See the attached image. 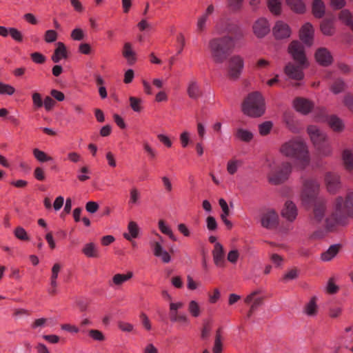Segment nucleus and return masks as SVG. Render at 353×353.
Instances as JSON below:
<instances>
[{
    "label": "nucleus",
    "instance_id": "nucleus-54",
    "mask_svg": "<svg viewBox=\"0 0 353 353\" xmlns=\"http://www.w3.org/2000/svg\"><path fill=\"white\" fill-rule=\"evenodd\" d=\"M206 225L209 231H214L218 228V224L215 218L212 216H209L207 217Z\"/></svg>",
    "mask_w": 353,
    "mask_h": 353
},
{
    "label": "nucleus",
    "instance_id": "nucleus-43",
    "mask_svg": "<svg viewBox=\"0 0 353 353\" xmlns=\"http://www.w3.org/2000/svg\"><path fill=\"white\" fill-rule=\"evenodd\" d=\"M345 86L346 85L344 81L341 78H338L334 81L333 84L331 85V90L334 94H338L343 91L345 88Z\"/></svg>",
    "mask_w": 353,
    "mask_h": 353
},
{
    "label": "nucleus",
    "instance_id": "nucleus-40",
    "mask_svg": "<svg viewBox=\"0 0 353 353\" xmlns=\"http://www.w3.org/2000/svg\"><path fill=\"white\" fill-rule=\"evenodd\" d=\"M285 122L288 128L292 132L297 131L296 121H295L294 116L292 114V112H285L284 114Z\"/></svg>",
    "mask_w": 353,
    "mask_h": 353
},
{
    "label": "nucleus",
    "instance_id": "nucleus-34",
    "mask_svg": "<svg viewBox=\"0 0 353 353\" xmlns=\"http://www.w3.org/2000/svg\"><path fill=\"white\" fill-rule=\"evenodd\" d=\"M141 200V192L135 187L131 188L129 194L128 205L130 206L139 205Z\"/></svg>",
    "mask_w": 353,
    "mask_h": 353
},
{
    "label": "nucleus",
    "instance_id": "nucleus-55",
    "mask_svg": "<svg viewBox=\"0 0 353 353\" xmlns=\"http://www.w3.org/2000/svg\"><path fill=\"white\" fill-rule=\"evenodd\" d=\"M57 39V33L53 30H47L44 35V39L47 43H52Z\"/></svg>",
    "mask_w": 353,
    "mask_h": 353
},
{
    "label": "nucleus",
    "instance_id": "nucleus-1",
    "mask_svg": "<svg viewBox=\"0 0 353 353\" xmlns=\"http://www.w3.org/2000/svg\"><path fill=\"white\" fill-rule=\"evenodd\" d=\"M353 217V192L349 191L343 200L339 196L334 204V212L325 219L326 228L330 230L334 225L344 224L345 219Z\"/></svg>",
    "mask_w": 353,
    "mask_h": 353
},
{
    "label": "nucleus",
    "instance_id": "nucleus-32",
    "mask_svg": "<svg viewBox=\"0 0 353 353\" xmlns=\"http://www.w3.org/2000/svg\"><path fill=\"white\" fill-rule=\"evenodd\" d=\"M339 250V244H334L331 245L325 252H323L321 255V259L323 261H330L334 259Z\"/></svg>",
    "mask_w": 353,
    "mask_h": 353
},
{
    "label": "nucleus",
    "instance_id": "nucleus-30",
    "mask_svg": "<svg viewBox=\"0 0 353 353\" xmlns=\"http://www.w3.org/2000/svg\"><path fill=\"white\" fill-rule=\"evenodd\" d=\"M325 211V203L323 201H317L314 209V221L320 223L324 218Z\"/></svg>",
    "mask_w": 353,
    "mask_h": 353
},
{
    "label": "nucleus",
    "instance_id": "nucleus-9",
    "mask_svg": "<svg viewBox=\"0 0 353 353\" xmlns=\"http://www.w3.org/2000/svg\"><path fill=\"white\" fill-rule=\"evenodd\" d=\"M243 110H264L265 101L259 92H253L248 95L243 103Z\"/></svg>",
    "mask_w": 353,
    "mask_h": 353
},
{
    "label": "nucleus",
    "instance_id": "nucleus-35",
    "mask_svg": "<svg viewBox=\"0 0 353 353\" xmlns=\"http://www.w3.org/2000/svg\"><path fill=\"white\" fill-rule=\"evenodd\" d=\"M303 312L308 316H314L317 314V305L315 297H312L304 307Z\"/></svg>",
    "mask_w": 353,
    "mask_h": 353
},
{
    "label": "nucleus",
    "instance_id": "nucleus-5",
    "mask_svg": "<svg viewBox=\"0 0 353 353\" xmlns=\"http://www.w3.org/2000/svg\"><path fill=\"white\" fill-rule=\"evenodd\" d=\"M307 130L319 154L324 157L331 154L332 148L327 142V134L315 125L309 126Z\"/></svg>",
    "mask_w": 353,
    "mask_h": 353
},
{
    "label": "nucleus",
    "instance_id": "nucleus-4",
    "mask_svg": "<svg viewBox=\"0 0 353 353\" xmlns=\"http://www.w3.org/2000/svg\"><path fill=\"white\" fill-rule=\"evenodd\" d=\"M234 48L228 37H215L210 40L208 48L213 62L221 64L225 62Z\"/></svg>",
    "mask_w": 353,
    "mask_h": 353
},
{
    "label": "nucleus",
    "instance_id": "nucleus-64",
    "mask_svg": "<svg viewBox=\"0 0 353 353\" xmlns=\"http://www.w3.org/2000/svg\"><path fill=\"white\" fill-rule=\"evenodd\" d=\"M345 106L349 109H353V94H347L343 99Z\"/></svg>",
    "mask_w": 353,
    "mask_h": 353
},
{
    "label": "nucleus",
    "instance_id": "nucleus-8",
    "mask_svg": "<svg viewBox=\"0 0 353 353\" xmlns=\"http://www.w3.org/2000/svg\"><path fill=\"white\" fill-rule=\"evenodd\" d=\"M216 31L219 34L226 33L227 35L222 37H228L230 39L231 43L235 45V42L241 40L244 37L242 29L236 23L231 22H225L221 26H216Z\"/></svg>",
    "mask_w": 353,
    "mask_h": 353
},
{
    "label": "nucleus",
    "instance_id": "nucleus-60",
    "mask_svg": "<svg viewBox=\"0 0 353 353\" xmlns=\"http://www.w3.org/2000/svg\"><path fill=\"white\" fill-rule=\"evenodd\" d=\"M71 37L76 41H81L84 37L83 32L80 28H75L71 32Z\"/></svg>",
    "mask_w": 353,
    "mask_h": 353
},
{
    "label": "nucleus",
    "instance_id": "nucleus-20",
    "mask_svg": "<svg viewBox=\"0 0 353 353\" xmlns=\"http://www.w3.org/2000/svg\"><path fill=\"white\" fill-rule=\"evenodd\" d=\"M313 35L314 28L310 23H307L303 26L300 30V39L303 43L309 46H311L312 44Z\"/></svg>",
    "mask_w": 353,
    "mask_h": 353
},
{
    "label": "nucleus",
    "instance_id": "nucleus-45",
    "mask_svg": "<svg viewBox=\"0 0 353 353\" xmlns=\"http://www.w3.org/2000/svg\"><path fill=\"white\" fill-rule=\"evenodd\" d=\"M241 165V161L239 160L232 159L230 160L227 163V171L230 174H234L238 170L239 166Z\"/></svg>",
    "mask_w": 353,
    "mask_h": 353
},
{
    "label": "nucleus",
    "instance_id": "nucleus-28",
    "mask_svg": "<svg viewBox=\"0 0 353 353\" xmlns=\"http://www.w3.org/2000/svg\"><path fill=\"white\" fill-rule=\"evenodd\" d=\"M312 12L318 19L322 18L325 13V5L322 0H313Z\"/></svg>",
    "mask_w": 353,
    "mask_h": 353
},
{
    "label": "nucleus",
    "instance_id": "nucleus-47",
    "mask_svg": "<svg viewBox=\"0 0 353 353\" xmlns=\"http://www.w3.org/2000/svg\"><path fill=\"white\" fill-rule=\"evenodd\" d=\"M273 123L272 121H265L259 125V131L261 135L265 136L270 132Z\"/></svg>",
    "mask_w": 353,
    "mask_h": 353
},
{
    "label": "nucleus",
    "instance_id": "nucleus-18",
    "mask_svg": "<svg viewBox=\"0 0 353 353\" xmlns=\"http://www.w3.org/2000/svg\"><path fill=\"white\" fill-rule=\"evenodd\" d=\"M315 59L323 66H327L332 62V57L330 51L325 48H320L316 50Z\"/></svg>",
    "mask_w": 353,
    "mask_h": 353
},
{
    "label": "nucleus",
    "instance_id": "nucleus-63",
    "mask_svg": "<svg viewBox=\"0 0 353 353\" xmlns=\"http://www.w3.org/2000/svg\"><path fill=\"white\" fill-rule=\"evenodd\" d=\"M118 327L123 332H128L132 331V330L134 328V326L132 324L128 323V322H124V321L119 322Z\"/></svg>",
    "mask_w": 353,
    "mask_h": 353
},
{
    "label": "nucleus",
    "instance_id": "nucleus-15",
    "mask_svg": "<svg viewBox=\"0 0 353 353\" xmlns=\"http://www.w3.org/2000/svg\"><path fill=\"white\" fill-rule=\"evenodd\" d=\"M212 254L214 265L219 268H224L225 259L223 246L221 243H216L214 245Z\"/></svg>",
    "mask_w": 353,
    "mask_h": 353
},
{
    "label": "nucleus",
    "instance_id": "nucleus-17",
    "mask_svg": "<svg viewBox=\"0 0 353 353\" xmlns=\"http://www.w3.org/2000/svg\"><path fill=\"white\" fill-rule=\"evenodd\" d=\"M273 34L276 39H282L289 37L290 36L291 31L287 23L279 21L273 28Z\"/></svg>",
    "mask_w": 353,
    "mask_h": 353
},
{
    "label": "nucleus",
    "instance_id": "nucleus-10",
    "mask_svg": "<svg viewBox=\"0 0 353 353\" xmlns=\"http://www.w3.org/2000/svg\"><path fill=\"white\" fill-rule=\"evenodd\" d=\"M228 60V75L230 79L236 80L241 76L244 67L243 58L240 55L234 54Z\"/></svg>",
    "mask_w": 353,
    "mask_h": 353
},
{
    "label": "nucleus",
    "instance_id": "nucleus-36",
    "mask_svg": "<svg viewBox=\"0 0 353 353\" xmlns=\"http://www.w3.org/2000/svg\"><path fill=\"white\" fill-rule=\"evenodd\" d=\"M342 159L347 170H353V154L350 150L345 149L343 150Z\"/></svg>",
    "mask_w": 353,
    "mask_h": 353
},
{
    "label": "nucleus",
    "instance_id": "nucleus-41",
    "mask_svg": "<svg viewBox=\"0 0 353 353\" xmlns=\"http://www.w3.org/2000/svg\"><path fill=\"white\" fill-rule=\"evenodd\" d=\"M321 30L325 35H332L334 32L332 20H323L321 23Z\"/></svg>",
    "mask_w": 353,
    "mask_h": 353
},
{
    "label": "nucleus",
    "instance_id": "nucleus-31",
    "mask_svg": "<svg viewBox=\"0 0 353 353\" xmlns=\"http://www.w3.org/2000/svg\"><path fill=\"white\" fill-rule=\"evenodd\" d=\"M133 276L132 272H128L126 274H116L113 276L112 281L109 283L110 286L121 285L125 282L128 281Z\"/></svg>",
    "mask_w": 353,
    "mask_h": 353
},
{
    "label": "nucleus",
    "instance_id": "nucleus-59",
    "mask_svg": "<svg viewBox=\"0 0 353 353\" xmlns=\"http://www.w3.org/2000/svg\"><path fill=\"white\" fill-rule=\"evenodd\" d=\"M99 208V204L95 201H88L85 204V210L88 212L94 214Z\"/></svg>",
    "mask_w": 353,
    "mask_h": 353
},
{
    "label": "nucleus",
    "instance_id": "nucleus-44",
    "mask_svg": "<svg viewBox=\"0 0 353 353\" xmlns=\"http://www.w3.org/2000/svg\"><path fill=\"white\" fill-rule=\"evenodd\" d=\"M222 350H223V344H222V341H221V335L220 330H218L216 333L214 346L212 348V352L213 353H221Z\"/></svg>",
    "mask_w": 353,
    "mask_h": 353
},
{
    "label": "nucleus",
    "instance_id": "nucleus-46",
    "mask_svg": "<svg viewBox=\"0 0 353 353\" xmlns=\"http://www.w3.org/2000/svg\"><path fill=\"white\" fill-rule=\"evenodd\" d=\"M188 310L193 317H198L200 316V307L196 301L192 300L190 301Z\"/></svg>",
    "mask_w": 353,
    "mask_h": 353
},
{
    "label": "nucleus",
    "instance_id": "nucleus-12",
    "mask_svg": "<svg viewBox=\"0 0 353 353\" xmlns=\"http://www.w3.org/2000/svg\"><path fill=\"white\" fill-rule=\"evenodd\" d=\"M214 6L212 4L209 5L205 10L198 17L196 21V31L198 32H203L210 23V16L214 12Z\"/></svg>",
    "mask_w": 353,
    "mask_h": 353
},
{
    "label": "nucleus",
    "instance_id": "nucleus-2",
    "mask_svg": "<svg viewBox=\"0 0 353 353\" xmlns=\"http://www.w3.org/2000/svg\"><path fill=\"white\" fill-rule=\"evenodd\" d=\"M280 152L285 157L294 159L303 168L310 163L307 145L301 138L292 139L284 143L280 148Z\"/></svg>",
    "mask_w": 353,
    "mask_h": 353
},
{
    "label": "nucleus",
    "instance_id": "nucleus-16",
    "mask_svg": "<svg viewBox=\"0 0 353 353\" xmlns=\"http://www.w3.org/2000/svg\"><path fill=\"white\" fill-rule=\"evenodd\" d=\"M270 30V28L269 23L264 18L258 19L253 25L254 33L259 38L265 37Z\"/></svg>",
    "mask_w": 353,
    "mask_h": 353
},
{
    "label": "nucleus",
    "instance_id": "nucleus-50",
    "mask_svg": "<svg viewBox=\"0 0 353 353\" xmlns=\"http://www.w3.org/2000/svg\"><path fill=\"white\" fill-rule=\"evenodd\" d=\"M90 170L88 169V167L84 166V167L81 168L79 170V171L78 172L77 179L80 181H87L90 178Z\"/></svg>",
    "mask_w": 353,
    "mask_h": 353
},
{
    "label": "nucleus",
    "instance_id": "nucleus-21",
    "mask_svg": "<svg viewBox=\"0 0 353 353\" xmlns=\"http://www.w3.org/2000/svg\"><path fill=\"white\" fill-rule=\"evenodd\" d=\"M283 218L289 221H293L297 216V208L296 205L292 201H287L281 211Z\"/></svg>",
    "mask_w": 353,
    "mask_h": 353
},
{
    "label": "nucleus",
    "instance_id": "nucleus-48",
    "mask_svg": "<svg viewBox=\"0 0 353 353\" xmlns=\"http://www.w3.org/2000/svg\"><path fill=\"white\" fill-rule=\"evenodd\" d=\"M130 106L133 110H140L144 109L145 107L143 105L142 99L131 97L130 98Z\"/></svg>",
    "mask_w": 353,
    "mask_h": 353
},
{
    "label": "nucleus",
    "instance_id": "nucleus-22",
    "mask_svg": "<svg viewBox=\"0 0 353 353\" xmlns=\"http://www.w3.org/2000/svg\"><path fill=\"white\" fill-rule=\"evenodd\" d=\"M260 293V291L256 290L248 294L244 301L247 304H251L250 310L248 316H251L252 313L256 310V308L262 303V299L256 295Z\"/></svg>",
    "mask_w": 353,
    "mask_h": 353
},
{
    "label": "nucleus",
    "instance_id": "nucleus-37",
    "mask_svg": "<svg viewBox=\"0 0 353 353\" xmlns=\"http://www.w3.org/2000/svg\"><path fill=\"white\" fill-rule=\"evenodd\" d=\"M286 2L297 13H303L305 10V6L301 0H286Z\"/></svg>",
    "mask_w": 353,
    "mask_h": 353
},
{
    "label": "nucleus",
    "instance_id": "nucleus-57",
    "mask_svg": "<svg viewBox=\"0 0 353 353\" xmlns=\"http://www.w3.org/2000/svg\"><path fill=\"white\" fill-rule=\"evenodd\" d=\"M239 257V253L237 250H230L227 256V260L232 264H236Z\"/></svg>",
    "mask_w": 353,
    "mask_h": 353
},
{
    "label": "nucleus",
    "instance_id": "nucleus-29",
    "mask_svg": "<svg viewBox=\"0 0 353 353\" xmlns=\"http://www.w3.org/2000/svg\"><path fill=\"white\" fill-rule=\"evenodd\" d=\"M128 233H124L123 237L128 240L131 241L132 239H136L139 236L140 228L138 224L134 221H130L128 225Z\"/></svg>",
    "mask_w": 353,
    "mask_h": 353
},
{
    "label": "nucleus",
    "instance_id": "nucleus-33",
    "mask_svg": "<svg viewBox=\"0 0 353 353\" xmlns=\"http://www.w3.org/2000/svg\"><path fill=\"white\" fill-rule=\"evenodd\" d=\"M158 227L161 232L168 236L172 241H177V238L173 234L171 228L163 220L161 219L158 221Z\"/></svg>",
    "mask_w": 353,
    "mask_h": 353
},
{
    "label": "nucleus",
    "instance_id": "nucleus-24",
    "mask_svg": "<svg viewBox=\"0 0 353 353\" xmlns=\"http://www.w3.org/2000/svg\"><path fill=\"white\" fill-rule=\"evenodd\" d=\"M122 54L127 60L129 65H132L136 62V53L132 49V46L130 43L126 42L123 45Z\"/></svg>",
    "mask_w": 353,
    "mask_h": 353
},
{
    "label": "nucleus",
    "instance_id": "nucleus-7",
    "mask_svg": "<svg viewBox=\"0 0 353 353\" xmlns=\"http://www.w3.org/2000/svg\"><path fill=\"white\" fill-rule=\"evenodd\" d=\"M271 171L269 176V181L277 185L285 181L292 171V165L289 162L279 163L274 162L270 165Z\"/></svg>",
    "mask_w": 353,
    "mask_h": 353
},
{
    "label": "nucleus",
    "instance_id": "nucleus-53",
    "mask_svg": "<svg viewBox=\"0 0 353 353\" xmlns=\"http://www.w3.org/2000/svg\"><path fill=\"white\" fill-rule=\"evenodd\" d=\"M88 334L94 341H103L105 340L103 334L98 330H90Z\"/></svg>",
    "mask_w": 353,
    "mask_h": 353
},
{
    "label": "nucleus",
    "instance_id": "nucleus-25",
    "mask_svg": "<svg viewBox=\"0 0 353 353\" xmlns=\"http://www.w3.org/2000/svg\"><path fill=\"white\" fill-rule=\"evenodd\" d=\"M82 252L88 258H99L100 256L99 248L92 242L85 243L82 248Z\"/></svg>",
    "mask_w": 353,
    "mask_h": 353
},
{
    "label": "nucleus",
    "instance_id": "nucleus-62",
    "mask_svg": "<svg viewBox=\"0 0 353 353\" xmlns=\"http://www.w3.org/2000/svg\"><path fill=\"white\" fill-rule=\"evenodd\" d=\"M30 57L36 63H43L46 61V57L40 52H33L30 54Z\"/></svg>",
    "mask_w": 353,
    "mask_h": 353
},
{
    "label": "nucleus",
    "instance_id": "nucleus-52",
    "mask_svg": "<svg viewBox=\"0 0 353 353\" xmlns=\"http://www.w3.org/2000/svg\"><path fill=\"white\" fill-rule=\"evenodd\" d=\"M15 89L10 85L0 82V94L12 95Z\"/></svg>",
    "mask_w": 353,
    "mask_h": 353
},
{
    "label": "nucleus",
    "instance_id": "nucleus-3",
    "mask_svg": "<svg viewBox=\"0 0 353 353\" xmlns=\"http://www.w3.org/2000/svg\"><path fill=\"white\" fill-rule=\"evenodd\" d=\"M288 52L299 65L289 63L285 68V72L290 78L301 80L303 77L301 65H304L306 61L304 48L299 41H293L289 45Z\"/></svg>",
    "mask_w": 353,
    "mask_h": 353
},
{
    "label": "nucleus",
    "instance_id": "nucleus-27",
    "mask_svg": "<svg viewBox=\"0 0 353 353\" xmlns=\"http://www.w3.org/2000/svg\"><path fill=\"white\" fill-rule=\"evenodd\" d=\"M187 92L188 96L193 99H197L202 95L201 88L195 80L189 82Z\"/></svg>",
    "mask_w": 353,
    "mask_h": 353
},
{
    "label": "nucleus",
    "instance_id": "nucleus-14",
    "mask_svg": "<svg viewBox=\"0 0 353 353\" xmlns=\"http://www.w3.org/2000/svg\"><path fill=\"white\" fill-rule=\"evenodd\" d=\"M278 223V214L272 209H269L262 214L261 225L267 229L274 228Z\"/></svg>",
    "mask_w": 353,
    "mask_h": 353
},
{
    "label": "nucleus",
    "instance_id": "nucleus-13",
    "mask_svg": "<svg viewBox=\"0 0 353 353\" xmlns=\"http://www.w3.org/2000/svg\"><path fill=\"white\" fill-rule=\"evenodd\" d=\"M325 181L327 190L331 194H335L341 188L340 177L336 174L327 173Z\"/></svg>",
    "mask_w": 353,
    "mask_h": 353
},
{
    "label": "nucleus",
    "instance_id": "nucleus-19",
    "mask_svg": "<svg viewBox=\"0 0 353 353\" xmlns=\"http://www.w3.org/2000/svg\"><path fill=\"white\" fill-rule=\"evenodd\" d=\"M318 121L327 122L329 126L335 132H341L345 128L343 121L336 115L327 117L325 119L319 118Z\"/></svg>",
    "mask_w": 353,
    "mask_h": 353
},
{
    "label": "nucleus",
    "instance_id": "nucleus-6",
    "mask_svg": "<svg viewBox=\"0 0 353 353\" xmlns=\"http://www.w3.org/2000/svg\"><path fill=\"white\" fill-rule=\"evenodd\" d=\"M164 239L157 232L153 231L149 237V245L154 256L159 259L163 263H168L171 261V256L164 247Z\"/></svg>",
    "mask_w": 353,
    "mask_h": 353
},
{
    "label": "nucleus",
    "instance_id": "nucleus-49",
    "mask_svg": "<svg viewBox=\"0 0 353 353\" xmlns=\"http://www.w3.org/2000/svg\"><path fill=\"white\" fill-rule=\"evenodd\" d=\"M143 148L150 159H153L156 158L157 155V151L154 148H152L147 141H143Z\"/></svg>",
    "mask_w": 353,
    "mask_h": 353
},
{
    "label": "nucleus",
    "instance_id": "nucleus-26",
    "mask_svg": "<svg viewBox=\"0 0 353 353\" xmlns=\"http://www.w3.org/2000/svg\"><path fill=\"white\" fill-rule=\"evenodd\" d=\"M68 57L66 47L62 42L57 43V48L52 56V60L54 63H59L61 59H65Z\"/></svg>",
    "mask_w": 353,
    "mask_h": 353
},
{
    "label": "nucleus",
    "instance_id": "nucleus-58",
    "mask_svg": "<svg viewBox=\"0 0 353 353\" xmlns=\"http://www.w3.org/2000/svg\"><path fill=\"white\" fill-rule=\"evenodd\" d=\"M9 33L12 38L18 42L23 41V35L20 31L14 28H9Z\"/></svg>",
    "mask_w": 353,
    "mask_h": 353
},
{
    "label": "nucleus",
    "instance_id": "nucleus-51",
    "mask_svg": "<svg viewBox=\"0 0 353 353\" xmlns=\"http://www.w3.org/2000/svg\"><path fill=\"white\" fill-rule=\"evenodd\" d=\"M14 234L15 237L19 240H28V235L25 229L22 227L16 228L15 230H14Z\"/></svg>",
    "mask_w": 353,
    "mask_h": 353
},
{
    "label": "nucleus",
    "instance_id": "nucleus-42",
    "mask_svg": "<svg viewBox=\"0 0 353 353\" xmlns=\"http://www.w3.org/2000/svg\"><path fill=\"white\" fill-rule=\"evenodd\" d=\"M268 6L272 13L276 15L281 13V3L279 0H268Z\"/></svg>",
    "mask_w": 353,
    "mask_h": 353
},
{
    "label": "nucleus",
    "instance_id": "nucleus-11",
    "mask_svg": "<svg viewBox=\"0 0 353 353\" xmlns=\"http://www.w3.org/2000/svg\"><path fill=\"white\" fill-rule=\"evenodd\" d=\"M303 186L301 194L302 201L304 205H306L316 197L319 190V183L316 180L310 179L305 181Z\"/></svg>",
    "mask_w": 353,
    "mask_h": 353
},
{
    "label": "nucleus",
    "instance_id": "nucleus-61",
    "mask_svg": "<svg viewBox=\"0 0 353 353\" xmlns=\"http://www.w3.org/2000/svg\"><path fill=\"white\" fill-rule=\"evenodd\" d=\"M55 103V101L51 96H47L43 99V106H44L46 110H50L54 107Z\"/></svg>",
    "mask_w": 353,
    "mask_h": 353
},
{
    "label": "nucleus",
    "instance_id": "nucleus-38",
    "mask_svg": "<svg viewBox=\"0 0 353 353\" xmlns=\"http://www.w3.org/2000/svg\"><path fill=\"white\" fill-rule=\"evenodd\" d=\"M236 137L241 141L249 142L253 138V134L248 130L239 128L236 132Z\"/></svg>",
    "mask_w": 353,
    "mask_h": 353
},
{
    "label": "nucleus",
    "instance_id": "nucleus-56",
    "mask_svg": "<svg viewBox=\"0 0 353 353\" xmlns=\"http://www.w3.org/2000/svg\"><path fill=\"white\" fill-rule=\"evenodd\" d=\"M32 101L34 106L36 108H41L43 107V100L39 93L34 92L32 94Z\"/></svg>",
    "mask_w": 353,
    "mask_h": 353
},
{
    "label": "nucleus",
    "instance_id": "nucleus-39",
    "mask_svg": "<svg viewBox=\"0 0 353 353\" xmlns=\"http://www.w3.org/2000/svg\"><path fill=\"white\" fill-rule=\"evenodd\" d=\"M32 154L34 158L40 163L52 161V158L51 157L47 155L46 152L38 148L33 149Z\"/></svg>",
    "mask_w": 353,
    "mask_h": 353
},
{
    "label": "nucleus",
    "instance_id": "nucleus-23",
    "mask_svg": "<svg viewBox=\"0 0 353 353\" xmlns=\"http://www.w3.org/2000/svg\"><path fill=\"white\" fill-rule=\"evenodd\" d=\"M295 110H312L314 108V103L304 98L297 97L293 101Z\"/></svg>",
    "mask_w": 353,
    "mask_h": 353
}]
</instances>
